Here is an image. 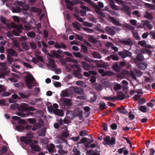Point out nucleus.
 Segmentation results:
<instances>
[{
    "mask_svg": "<svg viewBox=\"0 0 155 155\" xmlns=\"http://www.w3.org/2000/svg\"><path fill=\"white\" fill-rule=\"evenodd\" d=\"M21 44L22 48L24 49L27 51L29 49L30 46L26 42H21Z\"/></svg>",
    "mask_w": 155,
    "mask_h": 155,
    "instance_id": "nucleus-26",
    "label": "nucleus"
},
{
    "mask_svg": "<svg viewBox=\"0 0 155 155\" xmlns=\"http://www.w3.org/2000/svg\"><path fill=\"white\" fill-rule=\"evenodd\" d=\"M144 17L149 20H152L153 19V17L152 14L148 12H146L144 14Z\"/></svg>",
    "mask_w": 155,
    "mask_h": 155,
    "instance_id": "nucleus-32",
    "label": "nucleus"
},
{
    "mask_svg": "<svg viewBox=\"0 0 155 155\" xmlns=\"http://www.w3.org/2000/svg\"><path fill=\"white\" fill-rule=\"evenodd\" d=\"M54 110V113L56 115L60 116H63L64 113L62 110L58 109H55Z\"/></svg>",
    "mask_w": 155,
    "mask_h": 155,
    "instance_id": "nucleus-23",
    "label": "nucleus"
},
{
    "mask_svg": "<svg viewBox=\"0 0 155 155\" xmlns=\"http://www.w3.org/2000/svg\"><path fill=\"white\" fill-rule=\"evenodd\" d=\"M110 7L113 9L117 10L118 9L117 6L114 4V1H112L109 4Z\"/></svg>",
    "mask_w": 155,
    "mask_h": 155,
    "instance_id": "nucleus-40",
    "label": "nucleus"
},
{
    "mask_svg": "<svg viewBox=\"0 0 155 155\" xmlns=\"http://www.w3.org/2000/svg\"><path fill=\"white\" fill-rule=\"evenodd\" d=\"M94 87L97 91H100L102 90L103 87L99 84L95 83L94 85Z\"/></svg>",
    "mask_w": 155,
    "mask_h": 155,
    "instance_id": "nucleus-31",
    "label": "nucleus"
},
{
    "mask_svg": "<svg viewBox=\"0 0 155 155\" xmlns=\"http://www.w3.org/2000/svg\"><path fill=\"white\" fill-rule=\"evenodd\" d=\"M83 24L84 26H86L89 27H92L93 25V24L88 22L86 21H83Z\"/></svg>",
    "mask_w": 155,
    "mask_h": 155,
    "instance_id": "nucleus-43",
    "label": "nucleus"
},
{
    "mask_svg": "<svg viewBox=\"0 0 155 155\" xmlns=\"http://www.w3.org/2000/svg\"><path fill=\"white\" fill-rule=\"evenodd\" d=\"M30 8L28 5L26 3L23 5V6L22 7V10L24 11H27Z\"/></svg>",
    "mask_w": 155,
    "mask_h": 155,
    "instance_id": "nucleus-58",
    "label": "nucleus"
},
{
    "mask_svg": "<svg viewBox=\"0 0 155 155\" xmlns=\"http://www.w3.org/2000/svg\"><path fill=\"white\" fill-rule=\"evenodd\" d=\"M114 75V73L113 72L107 71L105 72V74H104V76H112Z\"/></svg>",
    "mask_w": 155,
    "mask_h": 155,
    "instance_id": "nucleus-56",
    "label": "nucleus"
},
{
    "mask_svg": "<svg viewBox=\"0 0 155 155\" xmlns=\"http://www.w3.org/2000/svg\"><path fill=\"white\" fill-rule=\"evenodd\" d=\"M144 60V56L142 53L138 54L135 58H133L134 62L136 64L139 63L140 62L143 61Z\"/></svg>",
    "mask_w": 155,
    "mask_h": 155,
    "instance_id": "nucleus-9",
    "label": "nucleus"
},
{
    "mask_svg": "<svg viewBox=\"0 0 155 155\" xmlns=\"http://www.w3.org/2000/svg\"><path fill=\"white\" fill-rule=\"evenodd\" d=\"M12 119L15 120H18V123L20 124H27L25 120L21 119V118L17 116H13L12 117Z\"/></svg>",
    "mask_w": 155,
    "mask_h": 155,
    "instance_id": "nucleus-15",
    "label": "nucleus"
},
{
    "mask_svg": "<svg viewBox=\"0 0 155 155\" xmlns=\"http://www.w3.org/2000/svg\"><path fill=\"white\" fill-rule=\"evenodd\" d=\"M92 55L94 58L101 59L102 57L99 52L98 51L93 52L92 53Z\"/></svg>",
    "mask_w": 155,
    "mask_h": 155,
    "instance_id": "nucleus-27",
    "label": "nucleus"
},
{
    "mask_svg": "<svg viewBox=\"0 0 155 155\" xmlns=\"http://www.w3.org/2000/svg\"><path fill=\"white\" fill-rule=\"evenodd\" d=\"M69 135L68 131L67 129L65 131L63 132L61 134L62 136L65 138H67L69 136Z\"/></svg>",
    "mask_w": 155,
    "mask_h": 155,
    "instance_id": "nucleus-49",
    "label": "nucleus"
},
{
    "mask_svg": "<svg viewBox=\"0 0 155 155\" xmlns=\"http://www.w3.org/2000/svg\"><path fill=\"white\" fill-rule=\"evenodd\" d=\"M18 95L22 98H27L29 97V95H26L21 92L19 93Z\"/></svg>",
    "mask_w": 155,
    "mask_h": 155,
    "instance_id": "nucleus-54",
    "label": "nucleus"
},
{
    "mask_svg": "<svg viewBox=\"0 0 155 155\" xmlns=\"http://www.w3.org/2000/svg\"><path fill=\"white\" fill-rule=\"evenodd\" d=\"M73 91L75 93L79 95H82L84 93L83 89L77 87H74Z\"/></svg>",
    "mask_w": 155,
    "mask_h": 155,
    "instance_id": "nucleus-14",
    "label": "nucleus"
},
{
    "mask_svg": "<svg viewBox=\"0 0 155 155\" xmlns=\"http://www.w3.org/2000/svg\"><path fill=\"white\" fill-rule=\"evenodd\" d=\"M10 108L11 109L13 110H16L17 109H18L19 107V104L16 103H14L12 104L10 106Z\"/></svg>",
    "mask_w": 155,
    "mask_h": 155,
    "instance_id": "nucleus-42",
    "label": "nucleus"
},
{
    "mask_svg": "<svg viewBox=\"0 0 155 155\" xmlns=\"http://www.w3.org/2000/svg\"><path fill=\"white\" fill-rule=\"evenodd\" d=\"M27 35L28 37L33 38L35 36L36 34L34 31H31L28 33Z\"/></svg>",
    "mask_w": 155,
    "mask_h": 155,
    "instance_id": "nucleus-38",
    "label": "nucleus"
},
{
    "mask_svg": "<svg viewBox=\"0 0 155 155\" xmlns=\"http://www.w3.org/2000/svg\"><path fill=\"white\" fill-rule=\"evenodd\" d=\"M136 64L140 69L143 70L146 69L147 66V64L145 62L140 63Z\"/></svg>",
    "mask_w": 155,
    "mask_h": 155,
    "instance_id": "nucleus-18",
    "label": "nucleus"
},
{
    "mask_svg": "<svg viewBox=\"0 0 155 155\" xmlns=\"http://www.w3.org/2000/svg\"><path fill=\"white\" fill-rule=\"evenodd\" d=\"M49 64H47V66L51 70H53L55 68L56 66L53 59H49Z\"/></svg>",
    "mask_w": 155,
    "mask_h": 155,
    "instance_id": "nucleus-11",
    "label": "nucleus"
},
{
    "mask_svg": "<svg viewBox=\"0 0 155 155\" xmlns=\"http://www.w3.org/2000/svg\"><path fill=\"white\" fill-rule=\"evenodd\" d=\"M118 54L123 58H126L127 57H130L132 54L131 52L129 51L126 50H125L119 52Z\"/></svg>",
    "mask_w": 155,
    "mask_h": 155,
    "instance_id": "nucleus-8",
    "label": "nucleus"
},
{
    "mask_svg": "<svg viewBox=\"0 0 155 155\" xmlns=\"http://www.w3.org/2000/svg\"><path fill=\"white\" fill-rule=\"evenodd\" d=\"M138 110L143 113L148 112L149 110V109L147 108L145 105L140 106L138 109Z\"/></svg>",
    "mask_w": 155,
    "mask_h": 155,
    "instance_id": "nucleus-30",
    "label": "nucleus"
},
{
    "mask_svg": "<svg viewBox=\"0 0 155 155\" xmlns=\"http://www.w3.org/2000/svg\"><path fill=\"white\" fill-rule=\"evenodd\" d=\"M111 20L112 23L115 25L118 26H120L121 25V24H120L119 21L114 17L111 18Z\"/></svg>",
    "mask_w": 155,
    "mask_h": 155,
    "instance_id": "nucleus-39",
    "label": "nucleus"
},
{
    "mask_svg": "<svg viewBox=\"0 0 155 155\" xmlns=\"http://www.w3.org/2000/svg\"><path fill=\"white\" fill-rule=\"evenodd\" d=\"M83 68L84 70H88L90 69V66L86 62H82V63Z\"/></svg>",
    "mask_w": 155,
    "mask_h": 155,
    "instance_id": "nucleus-24",
    "label": "nucleus"
},
{
    "mask_svg": "<svg viewBox=\"0 0 155 155\" xmlns=\"http://www.w3.org/2000/svg\"><path fill=\"white\" fill-rule=\"evenodd\" d=\"M105 31L111 35H113L115 34L114 30L111 27L107 26L105 29Z\"/></svg>",
    "mask_w": 155,
    "mask_h": 155,
    "instance_id": "nucleus-19",
    "label": "nucleus"
},
{
    "mask_svg": "<svg viewBox=\"0 0 155 155\" xmlns=\"http://www.w3.org/2000/svg\"><path fill=\"white\" fill-rule=\"evenodd\" d=\"M91 93L93 95V96L91 98L90 101L91 102H94L96 101L97 99L96 93L95 92L93 91Z\"/></svg>",
    "mask_w": 155,
    "mask_h": 155,
    "instance_id": "nucleus-48",
    "label": "nucleus"
},
{
    "mask_svg": "<svg viewBox=\"0 0 155 155\" xmlns=\"http://www.w3.org/2000/svg\"><path fill=\"white\" fill-rule=\"evenodd\" d=\"M58 152L60 155H64L68 153L67 151L64 150L62 148H60L58 150Z\"/></svg>",
    "mask_w": 155,
    "mask_h": 155,
    "instance_id": "nucleus-46",
    "label": "nucleus"
},
{
    "mask_svg": "<svg viewBox=\"0 0 155 155\" xmlns=\"http://www.w3.org/2000/svg\"><path fill=\"white\" fill-rule=\"evenodd\" d=\"M20 140L26 144H29L30 147L33 151L36 152L41 151V148L37 144H34L32 140L27 139L24 136H23L21 137Z\"/></svg>",
    "mask_w": 155,
    "mask_h": 155,
    "instance_id": "nucleus-1",
    "label": "nucleus"
},
{
    "mask_svg": "<svg viewBox=\"0 0 155 155\" xmlns=\"http://www.w3.org/2000/svg\"><path fill=\"white\" fill-rule=\"evenodd\" d=\"M69 65L73 70V73L74 76L79 79L81 78L82 75L80 73L81 68L77 64H70Z\"/></svg>",
    "mask_w": 155,
    "mask_h": 155,
    "instance_id": "nucleus-2",
    "label": "nucleus"
},
{
    "mask_svg": "<svg viewBox=\"0 0 155 155\" xmlns=\"http://www.w3.org/2000/svg\"><path fill=\"white\" fill-rule=\"evenodd\" d=\"M76 84L79 86H81L83 87H85L86 86V84L83 81H78L76 82Z\"/></svg>",
    "mask_w": 155,
    "mask_h": 155,
    "instance_id": "nucleus-41",
    "label": "nucleus"
},
{
    "mask_svg": "<svg viewBox=\"0 0 155 155\" xmlns=\"http://www.w3.org/2000/svg\"><path fill=\"white\" fill-rule=\"evenodd\" d=\"M8 53L7 56L10 57L14 56L17 57L18 56V54L16 51L12 48H8L6 50Z\"/></svg>",
    "mask_w": 155,
    "mask_h": 155,
    "instance_id": "nucleus-12",
    "label": "nucleus"
},
{
    "mask_svg": "<svg viewBox=\"0 0 155 155\" xmlns=\"http://www.w3.org/2000/svg\"><path fill=\"white\" fill-rule=\"evenodd\" d=\"M61 95L62 97H66L68 96L69 95V94L68 91H62Z\"/></svg>",
    "mask_w": 155,
    "mask_h": 155,
    "instance_id": "nucleus-60",
    "label": "nucleus"
},
{
    "mask_svg": "<svg viewBox=\"0 0 155 155\" xmlns=\"http://www.w3.org/2000/svg\"><path fill=\"white\" fill-rule=\"evenodd\" d=\"M117 110L118 112H119L120 113L123 114H125L127 113V111L126 110L124 107H118L117 108Z\"/></svg>",
    "mask_w": 155,
    "mask_h": 155,
    "instance_id": "nucleus-28",
    "label": "nucleus"
},
{
    "mask_svg": "<svg viewBox=\"0 0 155 155\" xmlns=\"http://www.w3.org/2000/svg\"><path fill=\"white\" fill-rule=\"evenodd\" d=\"M27 120L32 124H34L36 122V121L34 118H28L27 119Z\"/></svg>",
    "mask_w": 155,
    "mask_h": 155,
    "instance_id": "nucleus-59",
    "label": "nucleus"
},
{
    "mask_svg": "<svg viewBox=\"0 0 155 155\" xmlns=\"http://www.w3.org/2000/svg\"><path fill=\"white\" fill-rule=\"evenodd\" d=\"M14 27L15 28L14 30L13 31V34L15 36H18L20 34L21 32V30L23 28L22 26L21 25H16L13 24Z\"/></svg>",
    "mask_w": 155,
    "mask_h": 155,
    "instance_id": "nucleus-7",
    "label": "nucleus"
},
{
    "mask_svg": "<svg viewBox=\"0 0 155 155\" xmlns=\"http://www.w3.org/2000/svg\"><path fill=\"white\" fill-rule=\"evenodd\" d=\"M88 40L92 43H95L96 42V39L94 38L92 35H90L88 36Z\"/></svg>",
    "mask_w": 155,
    "mask_h": 155,
    "instance_id": "nucleus-37",
    "label": "nucleus"
},
{
    "mask_svg": "<svg viewBox=\"0 0 155 155\" xmlns=\"http://www.w3.org/2000/svg\"><path fill=\"white\" fill-rule=\"evenodd\" d=\"M73 54L74 56L80 58H81L83 56L79 52H74Z\"/></svg>",
    "mask_w": 155,
    "mask_h": 155,
    "instance_id": "nucleus-62",
    "label": "nucleus"
},
{
    "mask_svg": "<svg viewBox=\"0 0 155 155\" xmlns=\"http://www.w3.org/2000/svg\"><path fill=\"white\" fill-rule=\"evenodd\" d=\"M74 16L80 22H83V18H81L79 15L75 13H74L73 14Z\"/></svg>",
    "mask_w": 155,
    "mask_h": 155,
    "instance_id": "nucleus-51",
    "label": "nucleus"
},
{
    "mask_svg": "<svg viewBox=\"0 0 155 155\" xmlns=\"http://www.w3.org/2000/svg\"><path fill=\"white\" fill-rule=\"evenodd\" d=\"M16 128L18 131H21L25 130L24 126L22 125H18L16 126Z\"/></svg>",
    "mask_w": 155,
    "mask_h": 155,
    "instance_id": "nucleus-45",
    "label": "nucleus"
},
{
    "mask_svg": "<svg viewBox=\"0 0 155 155\" xmlns=\"http://www.w3.org/2000/svg\"><path fill=\"white\" fill-rule=\"evenodd\" d=\"M144 24L147 26V28L149 29H151L153 28V27L150 23V21H149L146 20L144 21Z\"/></svg>",
    "mask_w": 155,
    "mask_h": 155,
    "instance_id": "nucleus-36",
    "label": "nucleus"
},
{
    "mask_svg": "<svg viewBox=\"0 0 155 155\" xmlns=\"http://www.w3.org/2000/svg\"><path fill=\"white\" fill-rule=\"evenodd\" d=\"M72 152L74 153L73 155H81L80 150L76 147H74Z\"/></svg>",
    "mask_w": 155,
    "mask_h": 155,
    "instance_id": "nucleus-33",
    "label": "nucleus"
},
{
    "mask_svg": "<svg viewBox=\"0 0 155 155\" xmlns=\"http://www.w3.org/2000/svg\"><path fill=\"white\" fill-rule=\"evenodd\" d=\"M60 61L61 63L63 64H66L67 62L74 63H76L78 62L77 60L73 59L71 58L68 57L67 58L65 59H60Z\"/></svg>",
    "mask_w": 155,
    "mask_h": 155,
    "instance_id": "nucleus-10",
    "label": "nucleus"
},
{
    "mask_svg": "<svg viewBox=\"0 0 155 155\" xmlns=\"http://www.w3.org/2000/svg\"><path fill=\"white\" fill-rule=\"evenodd\" d=\"M99 108L101 110H104L106 108V104L103 102L99 104Z\"/></svg>",
    "mask_w": 155,
    "mask_h": 155,
    "instance_id": "nucleus-61",
    "label": "nucleus"
},
{
    "mask_svg": "<svg viewBox=\"0 0 155 155\" xmlns=\"http://www.w3.org/2000/svg\"><path fill=\"white\" fill-rule=\"evenodd\" d=\"M113 70L115 72L119 73L120 72L121 68L117 63L114 64L112 66Z\"/></svg>",
    "mask_w": 155,
    "mask_h": 155,
    "instance_id": "nucleus-22",
    "label": "nucleus"
},
{
    "mask_svg": "<svg viewBox=\"0 0 155 155\" xmlns=\"http://www.w3.org/2000/svg\"><path fill=\"white\" fill-rule=\"evenodd\" d=\"M104 99L107 101H114L117 99V98L116 96H114L113 97H104Z\"/></svg>",
    "mask_w": 155,
    "mask_h": 155,
    "instance_id": "nucleus-34",
    "label": "nucleus"
},
{
    "mask_svg": "<svg viewBox=\"0 0 155 155\" xmlns=\"http://www.w3.org/2000/svg\"><path fill=\"white\" fill-rule=\"evenodd\" d=\"M118 42L122 45L130 46L132 45L133 44L132 41L129 38L119 39Z\"/></svg>",
    "mask_w": 155,
    "mask_h": 155,
    "instance_id": "nucleus-6",
    "label": "nucleus"
},
{
    "mask_svg": "<svg viewBox=\"0 0 155 155\" xmlns=\"http://www.w3.org/2000/svg\"><path fill=\"white\" fill-rule=\"evenodd\" d=\"M63 104L64 105L70 107L72 105L71 100V99L67 98H63L61 99Z\"/></svg>",
    "mask_w": 155,
    "mask_h": 155,
    "instance_id": "nucleus-13",
    "label": "nucleus"
},
{
    "mask_svg": "<svg viewBox=\"0 0 155 155\" xmlns=\"http://www.w3.org/2000/svg\"><path fill=\"white\" fill-rule=\"evenodd\" d=\"M19 111L25 112L26 111H34L36 109L33 106H28L27 104H21L18 108Z\"/></svg>",
    "mask_w": 155,
    "mask_h": 155,
    "instance_id": "nucleus-3",
    "label": "nucleus"
},
{
    "mask_svg": "<svg viewBox=\"0 0 155 155\" xmlns=\"http://www.w3.org/2000/svg\"><path fill=\"white\" fill-rule=\"evenodd\" d=\"M7 59L8 61L9 64H11L14 61V59L12 57L9 56H7Z\"/></svg>",
    "mask_w": 155,
    "mask_h": 155,
    "instance_id": "nucleus-63",
    "label": "nucleus"
},
{
    "mask_svg": "<svg viewBox=\"0 0 155 155\" xmlns=\"http://www.w3.org/2000/svg\"><path fill=\"white\" fill-rule=\"evenodd\" d=\"M55 148V146L53 143H51L49 146L47 148L48 151L50 153H52Z\"/></svg>",
    "mask_w": 155,
    "mask_h": 155,
    "instance_id": "nucleus-25",
    "label": "nucleus"
},
{
    "mask_svg": "<svg viewBox=\"0 0 155 155\" xmlns=\"http://www.w3.org/2000/svg\"><path fill=\"white\" fill-rule=\"evenodd\" d=\"M142 52L143 53H147L149 54H150L152 52L151 50L147 48L142 49Z\"/></svg>",
    "mask_w": 155,
    "mask_h": 155,
    "instance_id": "nucleus-57",
    "label": "nucleus"
},
{
    "mask_svg": "<svg viewBox=\"0 0 155 155\" xmlns=\"http://www.w3.org/2000/svg\"><path fill=\"white\" fill-rule=\"evenodd\" d=\"M34 80H35V79L31 74L28 75L25 77V81L26 85L29 89H31L32 88V85L31 83Z\"/></svg>",
    "mask_w": 155,
    "mask_h": 155,
    "instance_id": "nucleus-5",
    "label": "nucleus"
},
{
    "mask_svg": "<svg viewBox=\"0 0 155 155\" xmlns=\"http://www.w3.org/2000/svg\"><path fill=\"white\" fill-rule=\"evenodd\" d=\"M13 13H19L21 12V9L20 7L17 6L16 7H12V9Z\"/></svg>",
    "mask_w": 155,
    "mask_h": 155,
    "instance_id": "nucleus-29",
    "label": "nucleus"
},
{
    "mask_svg": "<svg viewBox=\"0 0 155 155\" xmlns=\"http://www.w3.org/2000/svg\"><path fill=\"white\" fill-rule=\"evenodd\" d=\"M36 116L38 117H41L44 114L43 112L41 110H38L35 112Z\"/></svg>",
    "mask_w": 155,
    "mask_h": 155,
    "instance_id": "nucleus-35",
    "label": "nucleus"
},
{
    "mask_svg": "<svg viewBox=\"0 0 155 155\" xmlns=\"http://www.w3.org/2000/svg\"><path fill=\"white\" fill-rule=\"evenodd\" d=\"M26 138L28 139L32 140L33 138V134L31 133H28L26 134L25 137Z\"/></svg>",
    "mask_w": 155,
    "mask_h": 155,
    "instance_id": "nucleus-50",
    "label": "nucleus"
},
{
    "mask_svg": "<svg viewBox=\"0 0 155 155\" xmlns=\"http://www.w3.org/2000/svg\"><path fill=\"white\" fill-rule=\"evenodd\" d=\"M8 150L7 147L5 146H3L1 150V153L2 154L5 153Z\"/></svg>",
    "mask_w": 155,
    "mask_h": 155,
    "instance_id": "nucleus-55",
    "label": "nucleus"
},
{
    "mask_svg": "<svg viewBox=\"0 0 155 155\" xmlns=\"http://www.w3.org/2000/svg\"><path fill=\"white\" fill-rule=\"evenodd\" d=\"M122 11L124 13L128 15H130L131 14V11L130 8L127 6H125L123 8H121Z\"/></svg>",
    "mask_w": 155,
    "mask_h": 155,
    "instance_id": "nucleus-17",
    "label": "nucleus"
},
{
    "mask_svg": "<svg viewBox=\"0 0 155 155\" xmlns=\"http://www.w3.org/2000/svg\"><path fill=\"white\" fill-rule=\"evenodd\" d=\"M104 142L102 143L104 145H108L111 146L116 143V139L114 137H112L111 138L109 136H107L106 137L103 138Z\"/></svg>",
    "mask_w": 155,
    "mask_h": 155,
    "instance_id": "nucleus-4",
    "label": "nucleus"
},
{
    "mask_svg": "<svg viewBox=\"0 0 155 155\" xmlns=\"http://www.w3.org/2000/svg\"><path fill=\"white\" fill-rule=\"evenodd\" d=\"M82 28L83 30L88 33H92L94 32V31L91 29L86 27H83Z\"/></svg>",
    "mask_w": 155,
    "mask_h": 155,
    "instance_id": "nucleus-44",
    "label": "nucleus"
},
{
    "mask_svg": "<svg viewBox=\"0 0 155 155\" xmlns=\"http://www.w3.org/2000/svg\"><path fill=\"white\" fill-rule=\"evenodd\" d=\"M138 45H140L143 47L149 48H151L152 47V46L151 45H147L146 43V41L144 40L138 41Z\"/></svg>",
    "mask_w": 155,
    "mask_h": 155,
    "instance_id": "nucleus-20",
    "label": "nucleus"
},
{
    "mask_svg": "<svg viewBox=\"0 0 155 155\" xmlns=\"http://www.w3.org/2000/svg\"><path fill=\"white\" fill-rule=\"evenodd\" d=\"M25 1L22 2L21 1H17L16 3L17 4L19 5L20 6L22 7L25 4Z\"/></svg>",
    "mask_w": 155,
    "mask_h": 155,
    "instance_id": "nucleus-64",
    "label": "nucleus"
},
{
    "mask_svg": "<svg viewBox=\"0 0 155 155\" xmlns=\"http://www.w3.org/2000/svg\"><path fill=\"white\" fill-rule=\"evenodd\" d=\"M79 134L81 136H85L87 134V132L86 130H82L80 131Z\"/></svg>",
    "mask_w": 155,
    "mask_h": 155,
    "instance_id": "nucleus-52",
    "label": "nucleus"
},
{
    "mask_svg": "<svg viewBox=\"0 0 155 155\" xmlns=\"http://www.w3.org/2000/svg\"><path fill=\"white\" fill-rule=\"evenodd\" d=\"M78 24L79 23L78 22H76V23L73 22L72 23V25L75 28L78 30H80L81 28Z\"/></svg>",
    "mask_w": 155,
    "mask_h": 155,
    "instance_id": "nucleus-47",
    "label": "nucleus"
},
{
    "mask_svg": "<svg viewBox=\"0 0 155 155\" xmlns=\"http://www.w3.org/2000/svg\"><path fill=\"white\" fill-rule=\"evenodd\" d=\"M117 98L120 100H122L125 98V96L123 92L119 91L117 93Z\"/></svg>",
    "mask_w": 155,
    "mask_h": 155,
    "instance_id": "nucleus-21",
    "label": "nucleus"
},
{
    "mask_svg": "<svg viewBox=\"0 0 155 155\" xmlns=\"http://www.w3.org/2000/svg\"><path fill=\"white\" fill-rule=\"evenodd\" d=\"M75 114L71 110L68 111L66 113V116L70 120L73 119L75 117Z\"/></svg>",
    "mask_w": 155,
    "mask_h": 155,
    "instance_id": "nucleus-16",
    "label": "nucleus"
},
{
    "mask_svg": "<svg viewBox=\"0 0 155 155\" xmlns=\"http://www.w3.org/2000/svg\"><path fill=\"white\" fill-rule=\"evenodd\" d=\"M82 51L84 53H87L88 51V47L84 45H81Z\"/></svg>",
    "mask_w": 155,
    "mask_h": 155,
    "instance_id": "nucleus-53",
    "label": "nucleus"
}]
</instances>
